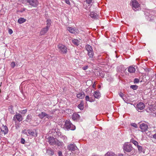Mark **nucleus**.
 I'll return each instance as SVG.
<instances>
[{
    "instance_id": "obj_11",
    "label": "nucleus",
    "mask_w": 156,
    "mask_h": 156,
    "mask_svg": "<svg viewBox=\"0 0 156 156\" xmlns=\"http://www.w3.org/2000/svg\"><path fill=\"white\" fill-rule=\"evenodd\" d=\"M47 141L50 145H54L55 144L56 141L53 137H49L47 138Z\"/></svg>"
},
{
    "instance_id": "obj_36",
    "label": "nucleus",
    "mask_w": 156,
    "mask_h": 156,
    "mask_svg": "<svg viewBox=\"0 0 156 156\" xmlns=\"http://www.w3.org/2000/svg\"><path fill=\"white\" fill-rule=\"evenodd\" d=\"M27 109H25L24 110L19 111V112L21 114H25L27 112Z\"/></svg>"
},
{
    "instance_id": "obj_29",
    "label": "nucleus",
    "mask_w": 156,
    "mask_h": 156,
    "mask_svg": "<svg viewBox=\"0 0 156 156\" xmlns=\"http://www.w3.org/2000/svg\"><path fill=\"white\" fill-rule=\"evenodd\" d=\"M83 94L84 93H83V94L82 93L78 94H77L76 96L78 98L82 99L84 98V95Z\"/></svg>"
},
{
    "instance_id": "obj_22",
    "label": "nucleus",
    "mask_w": 156,
    "mask_h": 156,
    "mask_svg": "<svg viewBox=\"0 0 156 156\" xmlns=\"http://www.w3.org/2000/svg\"><path fill=\"white\" fill-rule=\"evenodd\" d=\"M135 68L133 66H130L128 68V71L130 73H133L135 71Z\"/></svg>"
},
{
    "instance_id": "obj_56",
    "label": "nucleus",
    "mask_w": 156,
    "mask_h": 156,
    "mask_svg": "<svg viewBox=\"0 0 156 156\" xmlns=\"http://www.w3.org/2000/svg\"><path fill=\"white\" fill-rule=\"evenodd\" d=\"M121 156H123V155L122 154H121Z\"/></svg>"
},
{
    "instance_id": "obj_20",
    "label": "nucleus",
    "mask_w": 156,
    "mask_h": 156,
    "mask_svg": "<svg viewBox=\"0 0 156 156\" xmlns=\"http://www.w3.org/2000/svg\"><path fill=\"white\" fill-rule=\"evenodd\" d=\"M47 153L48 155H52L54 154V150L51 148H48L47 149Z\"/></svg>"
},
{
    "instance_id": "obj_44",
    "label": "nucleus",
    "mask_w": 156,
    "mask_h": 156,
    "mask_svg": "<svg viewBox=\"0 0 156 156\" xmlns=\"http://www.w3.org/2000/svg\"><path fill=\"white\" fill-rule=\"evenodd\" d=\"M25 140L23 138H21V143L22 144H24L25 143Z\"/></svg>"
},
{
    "instance_id": "obj_23",
    "label": "nucleus",
    "mask_w": 156,
    "mask_h": 156,
    "mask_svg": "<svg viewBox=\"0 0 156 156\" xmlns=\"http://www.w3.org/2000/svg\"><path fill=\"white\" fill-rule=\"evenodd\" d=\"M94 95L95 98H99L101 97L100 93L99 91H96L94 92Z\"/></svg>"
},
{
    "instance_id": "obj_49",
    "label": "nucleus",
    "mask_w": 156,
    "mask_h": 156,
    "mask_svg": "<svg viewBox=\"0 0 156 156\" xmlns=\"http://www.w3.org/2000/svg\"><path fill=\"white\" fill-rule=\"evenodd\" d=\"M119 94L120 97L122 98H123L124 96V94L120 92L119 93Z\"/></svg>"
},
{
    "instance_id": "obj_3",
    "label": "nucleus",
    "mask_w": 156,
    "mask_h": 156,
    "mask_svg": "<svg viewBox=\"0 0 156 156\" xmlns=\"http://www.w3.org/2000/svg\"><path fill=\"white\" fill-rule=\"evenodd\" d=\"M58 48L59 51L62 54H65L67 51L66 47L62 44H59L58 45Z\"/></svg>"
},
{
    "instance_id": "obj_25",
    "label": "nucleus",
    "mask_w": 156,
    "mask_h": 156,
    "mask_svg": "<svg viewBox=\"0 0 156 156\" xmlns=\"http://www.w3.org/2000/svg\"><path fill=\"white\" fill-rule=\"evenodd\" d=\"M26 21V19L23 18H20L18 20V22L20 24H21Z\"/></svg>"
},
{
    "instance_id": "obj_1",
    "label": "nucleus",
    "mask_w": 156,
    "mask_h": 156,
    "mask_svg": "<svg viewBox=\"0 0 156 156\" xmlns=\"http://www.w3.org/2000/svg\"><path fill=\"white\" fill-rule=\"evenodd\" d=\"M22 133L26 135L27 136H31L35 137L37 136V133L36 130L31 129H25L22 131Z\"/></svg>"
},
{
    "instance_id": "obj_40",
    "label": "nucleus",
    "mask_w": 156,
    "mask_h": 156,
    "mask_svg": "<svg viewBox=\"0 0 156 156\" xmlns=\"http://www.w3.org/2000/svg\"><path fill=\"white\" fill-rule=\"evenodd\" d=\"M15 63L14 62H12L11 63V66L12 68H14L15 66Z\"/></svg>"
},
{
    "instance_id": "obj_55",
    "label": "nucleus",
    "mask_w": 156,
    "mask_h": 156,
    "mask_svg": "<svg viewBox=\"0 0 156 156\" xmlns=\"http://www.w3.org/2000/svg\"><path fill=\"white\" fill-rule=\"evenodd\" d=\"M1 84H2V83H1V84H0V86L1 85Z\"/></svg>"
},
{
    "instance_id": "obj_39",
    "label": "nucleus",
    "mask_w": 156,
    "mask_h": 156,
    "mask_svg": "<svg viewBox=\"0 0 156 156\" xmlns=\"http://www.w3.org/2000/svg\"><path fill=\"white\" fill-rule=\"evenodd\" d=\"M31 116L30 115H28L27 117L26 120L27 121H30V120L31 119Z\"/></svg>"
},
{
    "instance_id": "obj_48",
    "label": "nucleus",
    "mask_w": 156,
    "mask_h": 156,
    "mask_svg": "<svg viewBox=\"0 0 156 156\" xmlns=\"http://www.w3.org/2000/svg\"><path fill=\"white\" fill-rule=\"evenodd\" d=\"M9 33L11 34L13 33V31L11 29H9L8 30Z\"/></svg>"
},
{
    "instance_id": "obj_51",
    "label": "nucleus",
    "mask_w": 156,
    "mask_h": 156,
    "mask_svg": "<svg viewBox=\"0 0 156 156\" xmlns=\"http://www.w3.org/2000/svg\"><path fill=\"white\" fill-rule=\"evenodd\" d=\"M15 127H16V129H18L19 127V125H17V124H16L15 125Z\"/></svg>"
},
{
    "instance_id": "obj_5",
    "label": "nucleus",
    "mask_w": 156,
    "mask_h": 156,
    "mask_svg": "<svg viewBox=\"0 0 156 156\" xmlns=\"http://www.w3.org/2000/svg\"><path fill=\"white\" fill-rule=\"evenodd\" d=\"M51 132L52 133V135L56 138L59 137L60 138L62 135L61 132L58 131V129L57 131L56 129H52L51 130Z\"/></svg>"
},
{
    "instance_id": "obj_47",
    "label": "nucleus",
    "mask_w": 156,
    "mask_h": 156,
    "mask_svg": "<svg viewBox=\"0 0 156 156\" xmlns=\"http://www.w3.org/2000/svg\"><path fill=\"white\" fill-rule=\"evenodd\" d=\"M58 156H63L62 152L61 151H59L58 152Z\"/></svg>"
},
{
    "instance_id": "obj_14",
    "label": "nucleus",
    "mask_w": 156,
    "mask_h": 156,
    "mask_svg": "<svg viewBox=\"0 0 156 156\" xmlns=\"http://www.w3.org/2000/svg\"><path fill=\"white\" fill-rule=\"evenodd\" d=\"M1 132L4 135L7 134L8 132V129L7 126L3 125L0 128Z\"/></svg>"
},
{
    "instance_id": "obj_19",
    "label": "nucleus",
    "mask_w": 156,
    "mask_h": 156,
    "mask_svg": "<svg viewBox=\"0 0 156 156\" xmlns=\"http://www.w3.org/2000/svg\"><path fill=\"white\" fill-rule=\"evenodd\" d=\"M67 29L70 33L73 34L76 31V29L71 27H67Z\"/></svg>"
},
{
    "instance_id": "obj_13",
    "label": "nucleus",
    "mask_w": 156,
    "mask_h": 156,
    "mask_svg": "<svg viewBox=\"0 0 156 156\" xmlns=\"http://www.w3.org/2000/svg\"><path fill=\"white\" fill-rule=\"evenodd\" d=\"M80 115L77 113H74L72 116V118L73 120L75 121H78L80 119Z\"/></svg>"
},
{
    "instance_id": "obj_9",
    "label": "nucleus",
    "mask_w": 156,
    "mask_h": 156,
    "mask_svg": "<svg viewBox=\"0 0 156 156\" xmlns=\"http://www.w3.org/2000/svg\"><path fill=\"white\" fill-rule=\"evenodd\" d=\"M140 128L142 132H145L148 128V125L145 123H142L140 124Z\"/></svg>"
},
{
    "instance_id": "obj_16",
    "label": "nucleus",
    "mask_w": 156,
    "mask_h": 156,
    "mask_svg": "<svg viewBox=\"0 0 156 156\" xmlns=\"http://www.w3.org/2000/svg\"><path fill=\"white\" fill-rule=\"evenodd\" d=\"M49 28L47 27H46L43 28H42L40 32V34L41 35H44L45 34H46L49 29Z\"/></svg>"
},
{
    "instance_id": "obj_21",
    "label": "nucleus",
    "mask_w": 156,
    "mask_h": 156,
    "mask_svg": "<svg viewBox=\"0 0 156 156\" xmlns=\"http://www.w3.org/2000/svg\"><path fill=\"white\" fill-rule=\"evenodd\" d=\"M46 113L44 112H42L41 113L38 115V116L41 119H43L44 117H46Z\"/></svg>"
},
{
    "instance_id": "obj_27",
    "label": "nucleus",
    "mask_w": 156,
    "mask_h": 156,
    "mask_svg": "<svg viewBox=\"0 0 156 156\" xmlns=\"http://www.w3.org/2000/svg\"><path fill=\"white\" fill-rule=\"evenodd\" d=\"M51 21L50 19H47L46 21L47 26L46 27L49 28L51 26Z\"/></svg>"
},
{
    "instance_id": "obj_12",
    "label": "nucleus",
    "mask_w": 156,
    "mask_h": 156,
    "mask_svg": "<svg viewBox=\"0 0 156 156\" xmlns=\"http://www.w3.org/2000/svg\"><path fill=\"white\" fill-rule=\"evenodd\" d=\"M55 145L59 148H62L65 146V144L63 142L58 140L56 141Z\"/></svg>"
},
{
    "instance_id": "obj_50",
    "label": "nucleus",
    "mask_w": 156,
    "mask_h": 156,
    "mask_svg": "<svg viewBox=\"0 0 156 156\" xmlns=\"http://www.w3.org/2000/svg\"><path fill=\"white\" fill-rule=\"evenodd\" d=\"M94 99H93L91 98H90V100L89 101L90 102H93L94 101Z\"/></svg>"
},
{
    "instance_id": "obj_37",
    "label": "nucleus",
    "mask_w": 156,
    "mask_h": 156,
    "mask_svg": "<svg viewBox=\"0 0 156 156\" xmlns=\"http://www.w3.org/2000/svg\"><path fill=\"white\" fill-rule=\"evenodd\" d=\"M26 9L25 8H21L20 10L18 11V12H22L25 11Z\"/></svg>"
},
{
    "instance_id": "obj_34",
    "label": "nucleus",
    "mask_w": 156,
    "mask_h": 156,
    "mask_svg": "<svg viewBox=\"0 0 156 156\" xmlns=\"http://www.w3.org/2000/svg\"><path fill=\"white\" fill-rule=\"evenodd\" d=\"M130 87L134 90H136L137 89L138 86L136 85H132L130 86Z\"/></svg>"
},
{
    "instance_id": "obj_28",
    "label": "nucleus",
    "mask_w": 156,
    "mask_h": 156,
    "mask_svg": "<svg viewBox=\"0 0 156 156\" xmlns=\"http://www.w3.org/2000/svg\"><path fill=\"white\" fill-rule=\"evenodd\" d=\"M60 138L63 140L65 143H66L67 142V138L65 136L62 135Z\"/></svg>"
},
{
    "instance_id": "obj_18",
    "label": "nucleus",
    "mask_w": 156,
    "mask_h": 156,
    "mask_svg": "<svg viewBox=\"0 0 156 156\" xmlns=\"http://www.w3.org/2000/svg\"><path fill=\"white\" fill-rule=\"evenodd\" d=\"M85 48L87 52L93 51L92 46L88 44L85 45Z\"/></svg>"
},
{
    "instance_id": "obj_8",
    "label": "nucleus",
    "mask_w": 156,
    "mask_h": 156,
    "mask_svg": "<svg viewBox=\"0 0 156 156\" xmlns=\"http://www.w3.org/2000/svg\"><path fill=\"white\" fill-rule=\"evenodd\" d=\"M27 2L32 6L36 7L38 5L37 0H26Z\"/></svg>"
},
{
    "instance_id": "obj_10",
    "label": "nucleus",
    "mask_w": 156,
    "mask_h": 156,
    "mask_svg": "<svg viewBox=\"0 0 156 156\" xmlns=\"http://www.w3.org/2000/svg\"><path fill=\"white\" fill-rule=\"evenodd\" d=\"M13 120L15 121L17 120L20 122L23 120V117L22 115L20 114L16 113L13 117Z\"/></svg>"
},
{
    "instance_id": "obj_31",
    "label": "nucleus",
    "mask_w": 156,
    "mask_h": 156,
    "mask_svg": "<svg viewBox=\"0 0 156 156\" xmlns=\"http://www.w3.org/2000/svg\"><path fill=\"white\" fill-rule=\"evenodd\" d=\"M78 108L80 110H83V103L81 102L78 105Z\"/></svg>"
},
{
    "instance_id": "obj_24",
    "label": "nucleus",
    "mask_w": 156,
    "mask_h": 156,
    "mask_svg": "<svg viewBox=\"0 0 156 156\" xmlns=\"http://www.w3.org/2000/svg\"><path fill=\"white\" fill-rule=\"evenodd\" d=\"M8 108L10 113L12 114H13L14 113V112L13 110V107L12 105L9 106Z\"/></svg>"
},
{
    "instance_id": "obj_17",
    "label": "nucleus",
    "mask_w": 156,
    "mask_h": 156,
    "mask_svg": "<svg viewBox=\"0 0 156 156\" xmlns=\"http://www.w3.org/2000/svg\"><path fill=\"white\" fill-rule=\"evenodd\" d=\"M89 15L91 18L94 19H97L98 17L97 14L93 12H90Z\"/></svg>"
},
{
    "instance_id": "obj_57",
    "label": "nucleus",
    "mask_w": 156,
    "mask_h": 156,
    "mask_svg": "<svg viewBox=\"0 0 156 156\" xmlns=\"http://www.w3.org/2000/svg\"><path fill=\"white\" fill-rule=\"evenodd\" d=\"M93 87H94V85H93Z\"/></svg>"
},
{
    "instance_id": "obj_35",
    "label": "nucleus",
    "mask_w": 156,
    "mask_h": 156,
    "mask_svg": "<svg viewBox=\"0 0 156 156\" xmlns=\"http://www.w3.org/2000/svg\"><path fill=\"white\" fill-rule=\"evenodd\" d=\"M46 118H47L48 119H51L52 118V116H51L49 114L46 113V115L45 117Z\"/></svg>"
},
{
    "instance_id": "obj_53",
    "label": "nucleus",
    "mask_w": 156,
    "mask_h": 156,
    "mask_svg": "<svg viewBox=\"0 0 156 156\" xmlns=\"http://www.w3.org/2000/svg\"><path fill=\"white\" fill-rule=\"evenodd\" d=\"M105 156H107V153L105 154Z\"/></svg>"
},
{
    "instance_id": "obj_52",
    "label": "nucleus",
    "mask_w": 156,
    "mask_h": 156,
    "mask_svg": "<svg viewBox=\"0 0 156 156\" xmlns=\"http://www.w3.org/2000/svg\"><path fill=\"white\" fill-rule=\"evenodd\" d=\"M153 137L155 139H156V133L153 135Z\"/></svg>"
},
{
    "instance_id": "obj_33",
    "label": "nucleus",
    "mask_w": 156,
    "mask_h": 156,
    "mask_svg": "<svg viewBox=\"0 0 156 156\" xmlns=\"http://www.w3.org/2000/svg\"><path fill=\"white\" fill-rule=\"evenodd\" d=\"M137 147L140 153H141L143 151L142 147L140 145H137Z\"/></svg>"
},
{
    "instance_id": "obj_6",
    "label": "nucleus",
    "mask_w": 156,
    "mask_h": 156,
    "mask_svg": "<svg viewBox=\"0 0 156 156\" xmlns=\"http://www.w3.org/2000/svg\"><path fill=\"white\" fill-rule=\"evenodd\" d=\"M133 147L130 144H125L123 146V150L124 151L128 152H130L133 150Z\"/></svg>"
},
{
    "instance_id": "obj_46",
    "label": "nucleus",
    "mask_w": 156,
    "mask_h": 156,
    "mask_svg": "<svg viewBox=\"0 0 156 156\" xmlns=\"http://www.w3.org/2000/svg\"><path fill=\"white\" fill-rule=\"evenodd\" d=\"M85 98L86 100L87 101H89L90 99V98L88 96H86Z\"/></svg>"
},
{
    "instance_id": "obj_42",
    "label": "nucleus",
    "mask_w": 156,
    "mask_h": 156,
    "mask_svg": "<svg viewBox=\"0 0 156 156\" xmlns=\"http://www.w3.org/2000/svg\"><path fill=\"white\" fill-rule=\"evenodd\" d=\"M134 82L135 83H137L139 82V80L137 78H136L134 80Z\"/></svg>"
},
{
    "instance_id": "obj_45",
    "label": "nucleus",
    "mask_w": 156,
    "mask_h": 156,
    "mask_svg": "<svg viewBox=\"0 0 156 156\" xmlns=\"http://www.w3.org/2000/svg\"><path fill=\"white\" fill-rule=\"evenodd\" d=\"M108 156H115V154L112 152H109V154H108Z\"/></svg>"
},
{
    "instance_id": "obj_38",
    "label": "nucleus",
    "mask_w": 156,
    "mask_h": 156,
    "mask_svg": "<svg viewBox=\"0 0 156 156\" xmlns=\"http://www.w3.org/2000/svg\"><path fill=\"white\" fill-rule=\"evenodd\" d=\"M92 0H86V3L89 5H90L92 2Z\"/></svg>"
},
{
    "instance_id": "obj_4",
    "label": "nucleus",
    "mask_w": 156,
    "mask_h": 156,
    "mask_svg": "<svg viewBox=\"0 0 156 156\" xmlns=\"http://www.w3.org/2000/svg\"><path fill=\"white\" fill-rule=\"evenodd\" d=\"M67 148L68 150L72 152L79 150L76 144L74 143L69 144L67 146Z\"/></svg>"
},
{
    "instance_id": "obj_30",
    "label": "nucleus",
    "mask_w": 156,
    "mask_h": 156,
    "mask_svg": "<svg viewBox=\"0 0 156 156\" xmlns=\"http://www.w3.org/2000/svg\"><path fill=\"white\" fill-rule=\"evenodd\" d=\"M87 55L90 58H92L94 55L93 51L87 52Z\"/></svg>"
},
{
    "instance_id": "obj_2",
    "label": "nucleus",
    "mask_w": 156,
    "mask_h": 156,
    "mask_svg": "<svg viewBox=\"0 0 156 156\" xmlns=\"http://www.w3.org/2000/svg\"><path fill=\"white\" fill-rule=\"evenodd\" d=\"M65 125L67 130L70 129L73 130L76 128L75 126L73 125L69 120H66L65 122Z\"/></svg>"
},
{
    "instance_id": "obj_15",
    "label": "nucleus",
    "mask_w": 156,
    "mask_h": 156,
    "mask_svg": "<svg viewBox=\"0 0 156 156\" xmlns=\"http://www.w3.org/2000/svg\"><path fill=\"white\" fill-rule=\"evenodd\" d=\"M136 106L137 108L138 109L140 110L144 109L145 108V105L144 104L141 102H140Z\"/></svg>"
},
{
    "instance_id": "obj_54",
    "label": "nucleus",
    "mask_w": 156,
    "mask_h": 156,
    "mask_svg": "<svg viewBox=\"0 0 156 156\" xmlns=\"http://www.w3.org/2000/svg\"><path fill=\"white\" fill-rule=\"evenodd\" d=\"M1 135V132L0 131V136ZM1 136H0V138H1Z\"/></svg>"
},
{
    "instance_id": "obj_32",
    "label": "nucleus",
    "mask_w": 156,
    "mask_h": 156,
    "mask_svg": "<svg viewBox=\"0 0 156 156\" xmlns=\"http://www.w3.org/2000/svg\"><path fill=\"white\" fill-rule=\"evenodd\" d=\"M130 142L133 144L135 146H137V145H138V142L135 140H134L133 139L131 140Z\"/></svg>"
},
{
    "instance_id": "obj_43",
    "label": "nucleus",
    "mask_w": 156,
    "mask_h": 156,
    "mask_svg": "<svg viewBox=\"0 0 156 156\" xmlns=\"http://www.w3.org/2000/svg\"><path fill=\"white\" fill-rule=\"evenodd\" d=\"M131 125L134 127L135 128H137V125L136 124V123H132L131 124Z\"/></svg>"
},
{
    "instance_id": "obj_41",
    "label": "nucleus",
    "mask_w": 156,
    "mask_h": 156,
    "mask_svg": "<svg viewBox=\"0 0 156 156\" xmlns=\"http://www.w3.org/2000/svg\"><path fill=\"white\" fill-rule=\"evenodd\" d=\"M88 66H85L82 67V69L83 70H86L88 69Z\"/></svg>"
},
{
    "instance_id": "obj_7",
    "label": "nucleus",
    "mask_w": 156,
    "mask_h": 156,
    "mask_svg": "<svg viewBox=\"0 0 156 156\" xmlns=\"http://www.w3.org/2000/svg\"><path fill=\"white\" fill-rule=\"evenodd\" d=\"M130 4L132 6L133 9L135 11H136L135 9L136 8L139 7L140 6V5L136 0H132L131 1Z\"/></svg>"
},
{
    "instance_id": "obj_26",
    "label": "nucleus",
    "mask_w": 156,
    "mask_h": 156,
    "mask_svg": "<svg viewBox=\"0 0 156 156\" xmlns=\"http://www.w3.org/2000/svg\"><path fill=\"white\" fill-rule=\"evenodd\" d=\"M79 41L78 40L74 39L72 40V42L75 45L78 46L79 45Z\"/></svg>"
},
{
    "instance_id": "obj_58",
    "label": "nucleus",
    "mask_w": 156,
    "mask_h": 156,
    "mask_svg": "<svg viewBox=\"0 0 156 156\" xmlns=\"http://www.w3.org/2000/svg\"><path fill=\"white\" fill-rule=\"evenodd\" d=\"M1 92V90H0V93Z\"/></svg>"
}]
</instances>
